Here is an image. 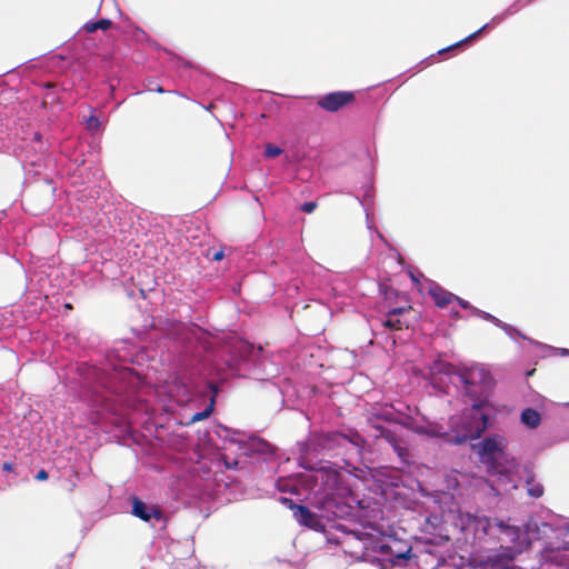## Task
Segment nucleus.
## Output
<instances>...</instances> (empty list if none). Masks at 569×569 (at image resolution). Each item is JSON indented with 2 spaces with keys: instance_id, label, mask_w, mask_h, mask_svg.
Listing matches in <instances>:
<instances>
[{
  "instance_id": "obj_1",
  "label": "nucleus",
  "mask_w": 569,
  "mask_h": 569,
  "mask_svg": "<svg viewBox=\"0 0 569 569\" xmlns=\"http://www.w3.org/2000/svg\"><path fill=\"white\" fill-rule=\"evenodd\" d=\"M482 463L491 476H498L502 490L516 489L512 473L517 467L515 458L507 453V440L500 435L486 437L475 447Z\"/></svg>"
},
{
  "instance_id": "obj_2",
  "label": "nucleus",
  "mask_w": 569,
  "mask_h": 569,
  "mask_svg": "<svg viewBox=\"0 0 569 569\" xmlns=\"http://www.w3.org/2000/svg\"><path fill=\"white\" fill-rule=\"evenodd\" d=\"M489 426V416L481 411V405L475 403L460 415L449 420V430L441 432L437 428H419L418 432L435 437H442L448 442L461 445L468 440L478 439Z\"/></svg>"
},
{
  "instance_id": "obj_3",
  "label": "nucleus",
  "mask_w": 569,
  "mask_h": 569,
  "mask_svg": "<svg viewBox=\"0 0 569 569\" xmlns=\"http://www.w3.org/2000/svg\"><path fill=\"white\" fill-rule=\"evenodd\" d=\"M458 380L465 387L466 395L471 398L482 396L491 386L489 371L481 367L465 368L457 372Z\"/></svg>"
},
{
  "instance_id": "obj_4",
  "label": "nucleus",
  "mask_w": 569,
  "mask_h": 569,
  "mask_svg": "<svg viewBox=\"0 0 569 569\" xmlns=\"http://www.w3.org/2000/svg\"><path fill=\"white\" fill-rule=\"evenodd\" d=\"M379 551L387 556L389 562L396 566L411 558L412 546L409 540L389 536L385 542L379 545Z\"/></svg>"
},
{
  "instance_id": "obj_5",
  "label": "nucleus",
  "mask_w": 569,
  "mask_h": 569,
  "mask_svg": "<svg viewBox=\"0 0 569 569\" xmlns=\"http://www.w3.org/2000/svg\"><path fill=\"white\" fill-rule=\"evenodd\" d=\"M282 501L283 503H288L289 508L293 511V518L297 522L312 530L323 531L326 526L322 522V518H327L328 520L331 519L328 513L318 515L310 511V509L306 506L293 503L291 499L283 498Z\"/></svg>"
},
{
  "instance_id": "obj_6",
  "label": "nucleus",
  "mask_w": 569,
  "mask_h": 569,
  "mask_svg": "<svg viewBox=\"0 0 569 569\" xmlns=\"http://www.w3.org/2000/svg\"><path fill=\"white\" fill-rule=\"evenodd\" d=\"M356 96L351 91H336L327 93L318 99V106L329 112H336L352 103Z\"/></svg>"
},
{
  "instance_id": "obj_7",
  "label": "nucleus",
  "mask_w": 569,
  "mask_h": 569,
  "mask_svg": "<svg viewBox=\"0 0 569 569\" xmlns=\"http://www.w3.org/2000/svg\"><path fill=\"white\" fill-rule=\"evenodd\" d=\"M413 311L410 305L392 308L387 312L382 326L390 330H403L410 327L409 316Z\"/></svg>"
},
{
  "instance_id": "obj_8",
  "label": "nucleus",
  "mask_w": 569,
  "mask_h": 569,
  "mask_svg": "<svg viewBox=\"0 0 569 569\" xmlns=\"http://www.w3.org/2000/svg\"><path fill=\"white\" fill-rule=\"evenodd\" d=\"M516 550L511 547L501 548V551L490 556L487 560L492 569H515Z\"/></svg>"
},
{
  "instance_id": "obj_9",
  "label": "nucleus",
  "mask_w": 569,
  "mask_h": 569,
  "mask_svg": "<svg viewBox=\"0 0 569 569\" xmlns=\"http://www.w3.org/2000/svg\"><path fill=\"white\" fill-rule=\"evenodd\" d=\"M132 515L140 518L143 521H149L152 518H154L156 520H161L163 518V513L159 507H148L142 500H140L137 497L132 498Z\"/></svg>"
},
{
  "instance_id": "obj_10",
  "label": "nucleus",
  "mask_w": 569,
  "mask_h": 569,
  "mask_svg": "<svg viewBox=\"0 0 569 569\" xmlns=\"http://www.w3.org/2000/svg\"><path fill=\"white\" fill-rule=\"evenodd\" d=\"M429 295L431 296L435 305L438 308H445L446 306L450 305L455 300V298H457L456 295L447 291L446 289H443L442 287H440L437 283H433L432 286H430Z\"/></svg>"
},
{
  "instance_id": "obj_11",
  "label": "nucleus",
  "mask_w": 569,
  "mask_h": 569,
  "mask_svg": "<svg viewBox=\"0 0 569 569\" xmlns=\"http://www.w3.org/2000/svg\"><path fill=\"white\" fill-rule=\"evenodd\" d=\"M209 388L212 391V397L210 399V403L207 406V408L203 411L196 412L190 419L191 422H197V421L207 419L212 413L214 403H216V396L218 393V387L214 383H209Z\"/></svg>"
},
{
  "instance_id": "obj_12",
  "label": "nucleus",
  "mask_w": 569,
  "mask_h": 569,
  "mask_svg": "<svg viewBox=\"0 0 569 569\" xmlns=\"http://www.w3.org/2000/svg\"><path fill=\"white\" fill-rule=\"evenodd\" d=\"M521 422L527 427L535 429L541 422L540 413L532 408H527L521 412Z\"/></svg>"
},
{
  "instance_id": "obj_13",
  "label": "nucleus",
  "mask_w": 569,
  "mask_h": 569,
  "mask_svg": "<svg viewBox=\"0 0 569 569\" xmlns=\"http://www.w3.org/2000/svg\"><path fill=\"white\" fill-rule=\"evenodd\" d=\"M526 485L527 492L532 498H540L545 492L543 486L540 482L536 481L535 476L532 473H530L527 477Z\"/></svg>"
},
{
  "instance_id": "obj_14",
  "label": "nucleus",
  "mask_w": 569,
  "mask_h": 569,
  "mask_svg": "<svg viewBox=\"0 0 569 569\" xmlns=\"http://www.w3.org/2000/svg\"><path fill=\"white\" fill-rule=\"evenodd\" d=\"M113 22L110 19H100L94 22H87L83 24V30L88 33H93L97 30H108L112 27Z\"/></svg>"
},
{
  "instance_id": "obj_15",
  "label": "nucleus",
  "mask_w": 569,
  "mask_h": 569,
  "mask_svg": "<svg viewBox=\"0 0 569 569\" xmlns=\"http://www.w3.org/2000/svg\"><path fill=\"white\" fill-rule=\"evenodd\" d=\"M487 27H488V24L482 26L480 29H478V30H477V31H475L473 33L469 34V36H468V37H466L465 39H462V40H460V41H458V42H456V43H453V44H451V46H449V47H447V48H443V49L439 50V51H438V53H440V54H441V53L448 52V51H450V50H453V49H456V48L461 47L462 44H465V43H467V42L471 41L472 39H476V38H477V37H478V36H479L483 30H486V29H487Z\"/></svg>"
},
{
  "instance_id": "obj_16",
  "label": "nucleus",
  "mask_w": 569,
  "mask_h": 569,
  "mask_svg": "<svg viewBox=\"0 0 569 569\" xmlns=\"http://www.w3.org/2000/svg\"><path fill=\"white\" fill-rule=\"evenodd\" d=\"M375 428L378 430L379 437L383 438L392 447L396 446L397 442L400 440L393 431H391L382 426H376Z\"/></svg>"
},
{
  "instance_id": "obj_17",
  "label": "nucleus",
  "mask_w": 569,
  "mask_h": 569,
  "mask_svg": "<svg viewBox=\"0 0 569 569\" xmlns=\"http://www.w3.org/2000/svg\"><path fill=\"white\" fill-rule=\"evenodd\" d=\"M54 87L56 86L50 82L44 84L46 94H44L43 101L41 103L43 108H47L48 103L58 102V97L52 91L54 89Z\"/></svg>"
},
{
  "instance_id": "obj_18",
  "label": "nucleus",
  "mask_w": 569,
  "mask_h": 569,
  "mask_svg": "<svg viewBox=\"0 0 569 569\" xmlns=\"http://www.w3.org/2000/svg\"><path fill=\"white\" fill-rule=\"evenodd\" d=\"M252 447L254 448L256 451H259L261 453L272 452V446L264 440L257 441L256 443L252 445Z\"/></svg>"
},
{
  "instance_id": "obj_19",
  "label": "nucleus",
  "mask_w": 569,
  "mask_h": 569,
  "mask_svg": "<svg viewBox=\"0 0 569 569\" xmlns=\"http://www.w3.org/2000/svg\"><path fill=\"white\" fill-rule=\"evenodd\" d=\"M392 448L402 461L407 460V458L409 457V451L405 446L401 445L400 440Z\"/></svg>"
},
{
  "instance_id": "obj_20",
  "label": "nucleus",
  "mask_w": 569,
  "mask_h": 569,
  "mask_svg": "<svg viewBox=\"0 0 569 569\" xmlns=\"http://www.w3.org/2000/svg\"><path fill=\"white\" fill-rule=\"evenodd\" d=\"M282 150L274 146V144H267L266 147V150H264V154L266 157L268 158H274V157H278L279 154H281Z\"/></svg>"
},
{
  "instance_id": "obj_21",
  "label": "nucleus",
  "mask_w": 569,
  "mask_h": 569,
  "mask_svg": "<svg viewBox=\"0 0 569 569\" xmlns=\"http://www.w3.org/2000/svg\"><path fill=\"white\" fill-rule=\"evenodd\" d=\"M86 123L89 130H97L100 127L99 119L93 114L86 120Z\"/></svg>"
},
{
  "instance_id": "obj_22",
  "label": "nucleus",
  "mask_w": 569,
  "mask_h": 569,
  "mask_svg": "<svg viewBox=\"0 0 569 569\" xmlns=\"http://www.w3.org/2000/svg\"><path fill=\"white\" fill-rule=\"evenodd\" d=\"M147 87L149 91H154L158 93L164 92V89L160 84L156 83V81L153 80H149Z\"/></svg>"
},
{
  "instance_id": "obj_23",
  "label": "nucleus",
  "mask_w": 569,
  "mask_h": 569,
  "mask_svg": "<svg viewBox=\"0 0 569 569\" xmlns=\"http://www.w3.org/2000/svg\"><path fill=\"white\" fill-rule=\"evenodd\" d=\"M317 202L315 201H309V202H305L302 206H301V210L306 213H311L315 211V209L317 208Z\"/></svg>"
},
{
  "instance_id": "obj_24",
  "label": "nucleus",
  "mask_w": 569,
  "mask_h": 569,
  "mask_svg": "<svg viewBox=\"0 0 569 569\" xmlns=\"http://www.w3.org/2000/svg\"><path fill=\"white\" fill-rule=\"evenodd\" d=\"M438 371L450 375L453 372V366L450 363H440L439 367H435Z\"/></svg>"
},
{
  "instance_id": "obj_25",
  "label": "nucleus",
  "mask_w": 569,
  "mask_h": 569,
  "mask_svg": "<svg viewBox=\"0 0 569 569\" xmlns=\"http://www.w3.org/2000/svg\"><path fill=\"white\" fill-rule=\"evenodd\" d=\"M48 477L49 475L44 469L39 470L36 475V479L39 481H44L48 479Z\"/></svg>"
},
{
  "instance_id": "obj_26",
  "label": "nucleus",
  "mask_w": 569,
  "mask_h": 569,
  "mask_svg": "<svg viewBox=\"0 0 569 569\" xmlns=\"http://www.w3.org/2000/svg\"><path fill=\"white\" fill-rule=\"evenodd\" d=\"M335 503L336 502L333 498H326L323 501V509L328 511L335 506Z\"/></svg>"
},
{
  "instance_id": "obj_27",
  "label": "nucleus",
  "mask_w": 569,
  "mask_h": 569,
  "mask_svg": "<svg viewBox=\"0 0 569 569\" xmlns=\"http://www.w3.org/2000/svg\"><path fill=\"white\" fill-rule=\"evenodd\" d=\"M453 301H457V302H458V303H459L463 309L469 308V303H468V301H466V300H463V299L459 298L458 296H457V298H455V300H453Z\"/></svg>"
},
{
  "instance_id": "obj_28",
  "label": "nucleus",
  "mask_w": 569,
  "mask_h": 569,
  "mask_svg": "<svg viewBox=\"0 0 569 569\" xmlns=\"http://www.w3.org/2000/svg\"><path fill=\"white\" fill-rule=\"evenodd\" d=\"M2 469L4 471L11 472L13 470V463L12 462H4L2 466Z\"/></svg>"
},
{
  "instance_id": "obj_29",
  "label": "nucleus",
  "mask_w": 569,
  "mask_h": 569,
  "mask_svg": "<svg viewBox=\"0 0 569 569\" xmlns=\"http://www.w3.org/2000/svg\"><path fill=\"white\" fill-rule=\"evenodd\" d=\"M328 438L331 440H337L339 438L346 439V436H343L341 433H332V435L328 436Z\"/></svg>"
},
{
  "instance_id": "obj_30",
  "label": "nucleus",
  "mask_w": 569,
  "mask_h": 569,
  "mask_svg": "<svg viewBox=\"0 0 569 569\" xmlns=\"http://www.w3.org/2000/svg\"><path fill=\"white\" fill-rule=\"evenodd\" d=\"M223 258V252L222 251H218L213 254V260H221Z\"/></svg>"
},
{
  "instance_id": "obj_31",
  "label": "nucleus",
  "mask_w": 569,
  "mask_h": 569,
  "mask_svg": "<svg viewBox=\"0 0 569 569\" xmlns=\"http://www.w3.org/2000/svg\"><path fill=\"white\" fill-rule=\"evenodd\" d=\"M486 318H487V319H490V320H492V321H495V322H496V321H498V319H497V318H495L493 316H491V315H489V313L486 316Z\"/></svg>"
},
{
  "instance_id": "obj_32",
  "label": "nucleus",
  "mask_w": 569,
  "mask_h": 569,
  "mask_svg": "<svg viewBox=\"0 0 569 569\" xmlns=\"http://www.w3.org/2000/svg\"><path fill=\"white\" fill-rule=\"evenodd\" d=\"M492 489L496 491V495H500V488H493Z\"/></svg>"
}]
</instances>
